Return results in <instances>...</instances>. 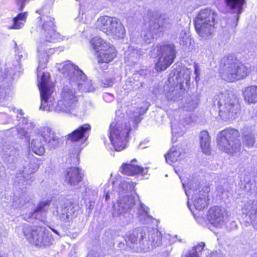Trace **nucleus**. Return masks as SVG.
<instances>
[{"label": "nucleus", "instance_id": "obj_1", "mask_svg": "<svg viewBox=\"0 0 257 257\" xmlns=\"http://www.w3.org/2000/svg\"><path fill=\"white\" fill-rule=\"evenodd\" d=\"M54 19L50 16H42L38 21L41 29L40 41L37 48L40 63L47 61L49 53L48 50H51V43L63 40V37L54 29Z\"/></svg>", "mask_w": 257, "mask_h": 257}, {"label": "nucleus", "instance_id": "obj_2", "mask_svg": "<svg viewBox=\"0 0 257 257\" xmlns=\"http://www.w3.org/2000/svg\"><path fill=\"white\" fill-rule=\"evenodd\" d=\"M60 72L63 77L70 79V82H73L74 85L78 87V90L82 92H90L94 88L92 82L86 79L85 74L79 70L78 67L73 65L70 61H65L58 67Z\"/></svg>", "mask_w": 257, "mask_h": 257}, {"label": "nucleus", "instance_id": "obj_3", "mask_svg": "<svg viewBox=\"0 0 257 257\" xmlns=\"http://www.w3.org/2000/svg\"><path fill=\"white\" fill-rule=\"evenodd\" d=\"M221 66V77L227 81H235L245 78L249 73L246 66L232 55L223 58Z\"/></svg>", "mask_w": 257, "mask_h": 257}, {"label": "nucleus", "instance_id": "obj_4", "mask_svg": "<svg viewBox=\"0 0 257 257\" xmlns=\"http://www.w3.org/2000/svg\"><path fill=\"white\" fill-rule=\"evenodd\" d=\"M214 105L217 104L219 115L224 119H234L240 112V106L236 96L228 91L221 92L214 98Z\"/></svg>", "mask_w": 257, "mask_h": 257}, {"label": "nucleus", "instance_id": "obj_5", "mask_svg": "<svg viewBox=\"0 0 257 257\" xmlns=\"http://www.w3.org/2000/svg\"><path fill=\"white\" fill-rule=\"evenodd\" d=\"M144 20L147 24L141 32V37L146 43H151L157 34L164 31L169 25L165 19L158 17V16L152 11H148Z\"/></svg>", "mask_w": 257, "mask_h": 257}, {"label": "nucleus", "instance_id": "obj_6", "mask_svg": "<svg viewBox=\"0 0 257 257\" xmlns=\"http://www.w3.org/2000/svg\"><path fill=\"white\" fill-rule=\"evenodd\" d=\"M217 13L210 9H203L197 15L195 20V28L199 36L207 38L211 36L214 30Z\"/></svg>", "mask_w": 257, "mask_h": 257}, {"label": "nucleus", "instance_id": "obj_7", "mask_svg": "<svg viewBox=\"0 0 257 257\" xmlns=\"http://www.w3.org/2000/svg\"><path fill=\"white\" fill-rule=\"evenodd\" d=\"M24 234L30 243L40 247L50 246L54 242L52 233L45 226H26Z\"/></svg>", "mask_w": 257, "mask_h": 257}, {"label": "nucleus", "instance_id": "obj_8", "mask_svg": "<svg viewBox=\"0 0 257 257\" xmlns=\"http://www.w3.org/2000/svg\"><path fill=\"white\" fill-rule=\"evenodd\" d=\"M239 136V132L234 128H228L222 131L217 138L218 148L228 154L238 152L241 145Z\"/></svg>", "mask_w": 257, "mask_h": 257}, {"label": "nucleus", "instance_id": "obj_9", "mask_svg": "<svg viewBox=\"0 0 257 257\" xmlns=\"http://www.w3.org/2000/svg\"><path fill=\"white\" fill-rule=\"evenodd\" d=\"M130 122L128 124L113 122L109 127V138L116 151L120 152L126 147L128 133L131 130Z\"/></svg>", "mask_w": 257, "mask_h": 257}, {"label": "nucleus", "instance_id": "obj_10", "mask_svg": "<svg viewBox=\"0 0 257 257\" xmlns=\"http://www.w3.org/2000/svg\"><path fill=\"white\" fill-rule=\"evenodd\" d=\"M69 84H65L61 94V98L56 103L54 109L56 112H69L74 109L77 105V98L76 96L73 82H70V79L66 78Z\"/></svg>", "mask_w": 257, "mask_h": 257}, {"label": "nucleus", "instance_id": "obj_11", "mask_svg": "<svg viewBox=\"0 0 257 257\" xmlns=\"http://www.w3.org/2000/svg\"><path fill=\"white\" fill-rule=\"evenodd\" d=\"M96 26L106 35L114 39L122 38L124 36V28L115 18L107 16H101L97 20Z\"/></svg>", "mask_w": 257, "mask_h": 257}, {"label": "nucleus", "instance_id": "obj_12", "mask_svg": "<svg viewBox=\"0 0 257 257\" xmlns=\"http://www.w3.org/2000/svg\"><path fill=\"white\" fill-rule=\"evenodd\" d=\"M158 59L155 64L157 71L165 70L173 62L176 57L175 47L173 44L157 46Z\"/></svg>", "mask_w": 257, "mask_h": 257}, {"label": "nucleus", "instance_id": "obj_13", "mask_svg": "<svg viewBox=\"0 0 257 257\" xmlns=\"http://www.w3.org/2000/svg\"><path fill=\"white\" fill-rule=\"evenodd\" d=\"M162 235L157 229H144L140 234V247L145 252H148L162 244Z\"/></svg>", "mask_w": 257, "mask_h": 257}, {"label": "nucleus", "instance_id": "obj_14", "mask_svg": "<svg viewBox=\"0 0 257 257\" xmlns=\"http://www.w3.org/2000/svg\"><path fill=\"white\" fill-rule=\"evenodd\" d=\"M135 205L134 199L128 196H125L122 198H120L117 203L113 205V216L117 217L125 214Z\"/></svg>", "mask_w": 257, "mask_h": 257}, {"label": "nucleus", "instance_id": "obj_15", "mask_svg": "<svg viewBox=\"0 0 257 257\" xmlns=\"http://www.w3.org/2000/svg\"><path fill=\"white\" fill-rule=\"evenodd\" d=\"M225 217V211L222 208L214 206L208 210L207 219L215 227H221L224 224Z\"/></svg>", "mask_w": 257, "mask_h": 257}, {"label": "nucleus", "instance_id": "obj_16", "mask_svg": "<svg viewBox=\"0 0 257 257\" xmlns=\"http://www.w3.org/2000/svg\"><path fill=\"white\" fill-rule=\"evenodd\" d=\"M91 130V126L84 124L74 131L67 136V140L72 142L86 141Z\"/></svg>", "mask_w": 257, "mask_h": 257}, {"label": "nucleus", "instance_id": "obj_17", "mask_svg": "<svg viewBox=\"0 0 257 257\" xmlns=\"http://www.w3.org/2000/svg\"><path fill=\"white\" fill-rule=\"evenodd\" d=\"M103 48L97 53V61L98 63H108L111 61L116 56V52L115 48L112 45H104Z\"/></svg>", "mask_w": 257, "mask_h": 257}, {"label": "nucleus", "instance_id": "obj_18", "mask_svg": "<svg viewBox=\"0 0 257 257\" xmlns=\"http://www.w3.org/2000/svg\"><path fill=\"white\" fill-rule=\"evenodd\" d=\"M190 73L191 72L188 69L184 70L180 72L175 70L169 74L168 81L171 85H173L183 83L185 82L187 83L190 79Z\"/></svg>", "mask_w": 257, "mask_h": 257}, {"label": "nucleus", "instance_id": "obj_19", "mask_svg": "<svg viewBox=\"0 0 257 257\" xmlns=\"http://www.w3.org/2000/svg\"><path fill=\"white\" fill-rule=\"evenodd\" d=\"M226 7L232 13L236 15L234 26L237 25L239 15L243 12V6L245 4V0H224Z\"/></svg>", "mask_w": 257, "mask_h": 257}, {"label": "nucleus", "instance_id": "obj_20", "mask_svg": "<svg viewBox=\"0 0 257 257\" xmlns=\"http://www.w3.org/2000/svg\"><path fill=\"white\" fill-rule=\"evenodd\" d=\"M38 135L43 138L46 143L52 147L56 146L59 142V138L56 136L53 131L49 127H43L38 131Z\"/></svg>", "mask_w": 257, "mask_h": 257}, {"label": "nucleus", "instance_id": "obj_21", "mask_svg": "<svg viewBox=\"0 0 257 257\" xmlns=\"http://www.w3.org/2000/svg\"><path fill=\"white\" fill-rule=\"evenodd\" d=\"M66 181L70 185H77L82 180V175L78 168H70L66 172Z\"/></svg>", "mask_w": 257, "mask_h": 257}, {"label": "nucleus", "instance_id": "obj_22", "mask_svg": "<svg viewBox=\"0 0 257 257\" xmlns=\"http://www.w3.org/2000/svg\"><path fill=\"white\" fill-rule=\"evenodd\" d=\"M50 203L51 200H49L40 202L36 208L31 213V217L44 221L45 216L43 215H45L48 212Z\"/></svg>", "mask_w": 257, "mask_h": 257}, {"label": "nucleus", "instance_id": "obj_23", "mask_svg": "<svg viewBox=\"0 0 257 257\" xmlns=\"http://www.w3.org/2000/svg\"><path fill=\"white\" fill-rule=\"evenodd\" d=\"M121 172L124 175L132 176L136 174L144 175L148 172V168H144L132 164H123L121 168Z\"/></svg>", "mask_w": 257, "mask_h": 257}, {"label": "nucleus", "instance_id": "obj_24", "mask_svg": "<svg viewBox=\"0 0 257 257\" xmlns=\"http://www.w3.org/2000/svg\"><path fill=\"white\" fill-rule=\"evenodd\" d=\"M208 191V188L206 187V191H200L198 195H194L193 204L196 209L201 210L207 206Z\"/></svg>", "mask_w": 257, "mask_h": 257}, {"label": "nucleus", "instance_id": "obj_25", "mask_svg": "<svg viewBox=\"0 0 257 257\" xmlns=\"http://www.w3.org/2000/svg\"><path fill=\"white\" fill-rule=\"evenodd\" d=\"M52 92L53 90H48L47 91L45 92V98H43L42 94H40L41 99L40 109L49 111L52 110L56 111L54 108L56 104L55 105L54 104V98L52 95Z\"/></svg>", "mask_w": 257, "mask_h": 257}, {"label": "nucleus", "instance_id": "obj_26", "mask_svg": "<svg viewBox=\"0 0 257 257\" xmlns=\"http://www.w3.org/2000/svg\"><path fill=\"white\" fill-rule=\"evenodd\" d=\"M3 160L7 163H13L19 155L18 151L13 147H5L1 153Z\"/></svg>", "mask_w": 257, "mask_h": 257}, {"label": "nucleus", "instance_id": "obj_27", "mask_svg": "<svg viewBox=\"0 0 257 257\" xmlns=\"http://www.w3.org/2000/svg\"><path fill=\"white\" fill-rule=\"evenodd\" d=\"M243 95L246 103L251 104L257 102V86L251 85L245 87L243 90Z\"/></svg>", "mask_w": 257, "mask_h": 257}, {"label": "nucleus", "instance_id": "obj_28", "mask_svg": "<svg viewBox=\"0 0 257 257\" xmlns=\"http://www.w3.org/2000/svg\"><path fill=\"white\" fill-rule=\"evenodd\" d=\"M182 155V149L177 146L173 147L165 155L166 162L169 164L179 161Z\"/></svg>", "mask_w": 257, "mask_h": 257}, {"label": "nucleus", "instance_id": "obj_29", "mask_svg": "<svg viewBox=\"0 0 257 257\" xmlns=\"http://www.w3.org/2000/svg\"><path fill=\"white\" fill-rule=\"evenodd\" d=\"M199 138L200 146L203 152L206 155H209L210 153V139L208 132L206 131L201 132Z\"/></svg>", "mask_w": 257, "mask_h": 257}, {"label": "nucleus", "instance_id": "obj_30", "mask_svg": "<svg viewBox=\"0 0 257 257\" xmlns=\"http://www.w3.org/2000/svg\"><path fill=\"white\" fill-rule=\"evenodd\" d=\"M144 232V230L141 229H135L128 233L125 241L128 246L132 247L133 245L137 244L138 242L140 245V234Z\"/></svg>", "mask_w": 257, "mask_h": 257}, {"label": "nucleus", "instance_id": "obj_31", "mask_svg": "<svg viewBox=\"0 0 257 257\" xmlns=\"http://www.w3.org/2000/svg\"><path fill=\"white\" fill-rule=\"evenodd\" d=\"M39 166L37 163L35 159L29 160L28 162L23 164V169L21 171L24 173L25 175L30 177V175L35 173L39 169Z\"/></svg>", "mask_w": 257, "mask_h": 257}, {"label": "nucleus", "instance_id": "obj_32", "mask_svg": "<svg viewBox=\"0 0 257 257\" xmlns=\"http://www.w3.org/2000/svg\"><path fill=\"white\" fill-rule=\"evenodd\" d=\"M147 108L140 107L137 108L134 111L131 110L130 111L128 114L129 117L134 127L141 121L142 119L141 116L147 111Z\"/></svg>", "mask_w": 257, "mask_h": 257}, {"label": "nucleus", "instance_id": "obj_33", "mask_svg": "<svg viewBox=\"0 0 257 257\" xmlns=\"http://www.w3.org/2000/svg\"><path fill=\"white\" fill-rule=\"evenodd\" d=\"M245 209L248 211L253 226L257 229V201L249 202L248 204L246 205Z\"/></svg>", "mask_w": 257, "mask_h": 257}, {"label": "nucleus", "instance_id": "obj_34", "mask_svg": "<svg viewBox=\"0 0 257 257\" xmlns=\"http://www.w3.org/2000/svg\"><path fill=\"white\" fill-rule=\"evenodd\" d=\"M243 143L248 147H251L254 143V135L251 130L245 127L242 129Z\"/></svg>", "mask_w": 257, "mask_h": 257}, {"label": "nucleus", "instance_id": "obj_35", "mask_svg": "<svg viewBox=\"0 0 257 257\" xmlns=\"http://www.w3.org/2000/svg\"><path fill=\"white\" fill-rule=\"evenodd\" d=\"M39 137V136L36 139H33L30 147L35 154L42 156L45 152V149L43 143L40 141V139L38 138Z\"/></svg>", "mask_w": 257, "mask_h": 257}, {"label": "nucleus", "instance_id": "obj_36", "mask_svg": "<svg viewBox=\"0 0 257 257\" xmlns=\"http://www.w3.org/2000/svg\"><path fill=\"white\" fill-rule=\"evenodd\" d=\"M28 16L27 12L22 13L13 18V25L10 28L14 29H20L23 28L26 21Z\"/></svg>", "mask_w": 257, "mask_h": 257}, {"label": "nucleus", "instance_id": "obj_37", "mask_svg": "<svg viewBox=\"0 0 257 257\" xmlns=\"http://www.w3.org/2000/svg\"><path fill=\"white\" fill-rule=\"evenodd\" d=\"M48 74L43 73L38 85L40 91V94H42L43 98H45V92L47 91L48 90H53L52 88L48 85Z\"/></svg>", "mask_w": 257, "mask_h": 257}, {"label": "nucleus", "instance_id": "obj_38", "mask_svg": "<svg viewBox=\"0 0 257 257\" xmlns=\"http://www.w3.org/2000/svg\"><path fill=\"white\" fill-rule=\"evenodd\" d=\"M31 177L25 175L21 170H20L19 172L16 174V176L15 178V183L17 184L20 188H26L25 186L27 184L28 180L30 179Z\"/></svg>", "mask_w": 257, "mask_h": 257}, {"label": "nucleus", "instance_id": "obj_39", "mask_svg": "<svg viewBox=\"0 0 257 257\" xmlns=\"http://www.w3.org/2000/svg\"><path fill=\"white\" fill-rule=\"evenodd\" d=\"M90 43L97 53H98L100 51H101V49L103 48L102 46H104V45H110L109 43H107L101 38L97 37L93 38L91 39Z\"/></svg>", "mask_w": 257, "mask_h": 257}, {"label": "nucleus", "instance_id": "obj_40", "mask_svg": "<svg viewBox=\"0 0 257 257\" xmlns=\"http://www.w3.org/2000/svg\"><path fill=\"white\" fill-rule=\"evenodd\" d=\"M146 206L145 205H141L140 208L139 209L138 213L140 219L144 223H149L150 220L152 219L151 216H149L148 214V211L146 210Z\"/></svg>", "mask_w": 257, "mask_h": 257}, {"label": "nucleus", "instance_id": "obj_41", "mask_svg": "<svg viewBox=\"0 0 257 257\" xmlns=\"http://www.w3.org/2000/svg\"><path fill=\"white\" fill-rule=\"evenodd\" d=\"M125 55L128 59L133 61L134 59L138 58L139 56V51L137 49H134L133 47L130 46Z\"/></svg>", "mask_w": 257, "mask_h": 257}, {"label": "nucleus", "instance_id": "obj_42", "mask_svg": "<svg viewBox=\"0 0 257 257\" xmlns=\"http://www.w3.org/2000/svg\"><path fill=\"white\" fill-rule=\"evenodd\" d=\"M29 201V198L26 195L21 196L15 200L14 205L18 208H21L26 205Z\"/></svg>", "mask_w": 257, "mask_h": 257}, {"label": "nucleus", "instance_id": "obj_43", "mask_svg": "<svg viewBox=\"0 0 257 257\" xmlns=\"http://www.w3.org/2000/svg\"><path fill=\"white\" fill-rule=\"evenodd\" d=\"M189 36L186 31L182 30L180 34V43L183 45H186L189 41Z\"/></svg>", "mask_w": 257, "mask_h": 257}, {"label": "nucleus", "instance_id": "obj_44", "mask_svg": "<svg viewBox=\"0 0 257 257\" xmlns=\"http://www.w3.org/2000/svg\"><path fill=\"white\" fill-rule=\"evenodd\" d=\"M68 209L64 208L62 210V212H61V214L58 217L63 221H66L69 220V218L71 216H70V214L67 212Z\"/></svg>", "mask_w": 257, "mask_h": 257}, {"label": "nucleus", "instance_id": "obj_45", "mask_svg": "<svg viewBox=\"0 0 257 257\" xmlns=\"http://www.w3.org/2000/svg\"><path fill=\"white\" fill-rule=\"evenodd\" d=\"M120 187L123 191H131L134 188L133 184L130 182H124L121 183Z\"/></svg>", "mask_w": 257, "mask_h": 257}, {"label": "nucleus", "instance_id": "obj_46", "mask_svg": "<svg viewBox=\"0 0 257 257\" xmlns=\"http://www.w3.org/2000/svg\"><path fill=\"white\" fill-rule=\"evenodd\" d=\"M205 243L204 242H200L191 250H195V252L198 254V252L201 251L205 246Z\"/></svg>", "mask_w": 257, "mask_h": 257}, {"label": "nucleus", "instance_id": "obj_47", "mask_svg": "<svg viewBox=\"0 0 257 257\" xmlns=\"http://www.w3.org/2000/svg\"><path fill=\"white\" fill-rule=\"evenodd\" d=\"M194 72L196 75L195 80L198 81L199 80V76L200 75V68L198 64L195 63L194 65Z\"/></svg>", "mask_w": 257, "mask_h": 257}, {"label": "nucleus", "instance_id": "obj_48", "mask_svg": "<svg viewBox=\"0 0 257 257\" xmlns=\"http://www.w3.org/2000/svg\"><path fill=\"white\" fill-rule=\"evenodd\" d=\"M102 255L100 254V253L97 251L94 250H90L87 257H102Z\"/></svg>", "mask_w": 257, "mask_h": 257}, {"label": "nucleus", "instance_id": "obj_49", "mask_svg": "<svg viewBox=\"0 0 257 257\" xmlns=\"http://www.w3.org/2000/svg\"><path fill=\"white\" fill-rule=\"evenodd\" d=\"M182 257H199L198 254L195 250H189L187 253L182 256Z\"/></svg>", "mask_w": 257, "mask_h": 257}, {"label": "nucleus", "instance_id": "obj_50", "mask_svg": "<svg viewBox=\"0 0 257 257\" xmlns=\"http://www.w3.org/2000/svg\"><path fill=\"white\" fill-rule=\"evenodd\" d=\"M6 99V93L3 88H0V103L3 102Z\"/></svg>", "mask_w": 257, "mask_h": 257}, {"label": "nucleus", "instance_id": "obj_51", "mask_svg": "<svg viewBox=\"0 0 257 257\" xmlns=\"http://www.w3.org/2000/svg\"><path fill=\"white\" fill-rule=\"evenodd\" d=\"M218 191L223 198L226 197V196H227V192L222 187L218 188Z\"/></svg>", "mask_w": 257, "mask_h": 257}, {"label": "nucleus", "instance_id": "obj_52", "mask_svg": "<svg viewBox=\"0 0 257 257\" xmlns=\"http://www.w3.org/2000/svg\"><path fill=\"white\" fill-rule=\"evenodd\" d=\"M189 103H190V105L187 106V109L189 111H192L196 108L197 104L194 101H191Z\"/></svg>", "mask_w": 257, "mask_h": 257}, {"label": "nucleus", "instance_id": "obj_53", "mask_svg": "<svg viewBox=\"0 0 257 257\" xmlns=\"http://www.w3.org/2000/svg\"><path fill=\"white\" fill-rule=\"evenodd\" d=\"M17 2V3L19 5H20V10L22 11L24 6H25V2L26 0H16Z\"/></svg>", "mask_w": 257, "mask_h": 257}, {"label": "nucleus", "instance_id": "obj_54", "mask_svg": "<svg viewBox=\"0 0 257 257\" xmlns=\"http://www.w3.org/2000/svg\"><path fill=\"white\" fill-rule=\"evenodd\" d=\"M172 132L173 134V136H176V135L179 133L178 131L176 130V126L174 125L172 127ZM173 140H174V137L173 138Z\"/></svg>", "mask_w": 257, "mask_h": 257}, {"label": "nucleus", "instance_id": "obj_55", "mask_svg": "<svg viewBox=\"0 0 257 257\" xmlns=\"http://www.w3.org/2000/svg\"><path fill=\"white\" fill-rule=\"evenodd\" d=\"M18 131L20 135H21V136H26V132L24 128H18Z\"/></svg>", "mask_w": 257, "mask_h": 257}, {"label": "nucleus", "instance_id": "obj_56", "mask_svg": "<svg viewBox=\"0 0 257 257\" xmlns=\"http://www.w3.org/2000/svg\"><path fill=\"white\" fill-rule=\"evenodd\" d=\"M112 85V80L110 79L108 81L107 83H104V87H109Z\"/></svg>", "mask_w": 257, "mask_h": 257}, {"label": "nucleus", "instance_id": "obj_57", "mask_svg": "<svg viewBox=\"0 0 257 257\" xmlns=\"http://www.w3.org/2000/svg\"><path fill=\"white\" fill-rule=\"evenodd\" d=\"M110 197H109V195L108 194V193H107L106 194H105V199L106 201H107L109 200Z\"/></svg>", "mask_w": 257, "mask_h": 257}, {"label": "nucleus", "instance_id": "obj_58", "mask_svg": "<svg viewBox=\"0 0 257 257\" xmlns=\"http://www.w3.org/2000/svg\"><path fill=\"white\" fill-rule=\"evenodd\" d=\"M41 65H39L38 69H37V71H38V77H39V73H40V70L41 69Z\"/></svg>", "mask_w": 257, "mask_h": 257}, {"label": "nucleus", "instance_id": "obj_59", "mask_svg": "<svg viewBox=\"0 0 257 257\" xmlns=\"http://www.w3.org/2000/svg\"><path fill=\"white\" fill-rule=\"evenodd\" d=\"M51 230L58 235H59V232L55 229L51 228Z\"/></svg>", "mask_w": 257, "mask_h": 257}, {"label": "nucleus", "instance_id": "obj_60", "mask_svg": "<svg viewBox=\"0 0 257 257\" xmlns=\"http://www.w3.org/2000/svg\"><path fill=\"white\" fill-rule=\"evenodd\" d=\"M2 168L1 166H0V178H1V177H2V176H3V173H2V172H1V170H2Z\"/></svg>", "mask_w": 257, "mask_h": 257}, {"label": "nucleus", "instance_id": "obj_61", "mask_svg": "<svg viewBox=\"0 0 257 257\" xmlns=\"http://www.w3.org/2000/svg\"><path fill=\"white\" fill-rule=\"evenodd\" d=\"M215 254H216V253H215V252H214V253H211V254H210V257H213V256H215Z\"/></svg>", "mask_w": 257, "mask_h": 257}, {"label": "nucleus", "instance_id": "obj_62", "mask_svg": "<svg viewBox=\"0 0 257 257\" xmlns=\"http://www.w3.org/2000/svg\"><path fill=\"white\" fill-rule=\"evenodd\" d=\"M20 113L21 114H22V110H21L20 111Z\"/></svg>", "mask_w": 257, "mask_h": 257}, {"label": "nucleus", "instance_id": "obj_63", "mask_svg": "<svg viewBox=\"0 0 257 257\" xmlns=\"http://www.w3.org/2000/svg\"><path fill=\"white\" fill-rule=\"evenodd\" d=\"M81 148H79V150L77 151L78 152L81 150Z\"/></svg>", "mask_w": 257, "mask_h": 257}, {"label": "nucleus", "instance_id": "obj_64", "mask_svg": "<svg viewBox=\"0 0 257 257\" xmlns=\"http://www.w3.org/2000/svg\"><path fill=\"white\" fill-rule=\"evenodd\" d=\"M133 161H136V160L134 159V160H133L132 162H133Z\"/></svg>", "mask_w": 257, "mask_h": 257}]
</instances>
